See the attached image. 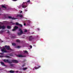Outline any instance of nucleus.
I'll return each mask as SVG.
<instances>
[{
  "mask_svg": "<svg viewBox=\"0 0 73 73\" xmlns=\"http://www.w3.org/2000/svg\"><path fill=\"white\" fill-rule=\"evenodd\" d=\"M4 32V31H0V34H1V33H3Z\"/></svg>",
  "mask_w": 73,
  "mask_h": 73,
  "instance_id": "obj_25",
  "label": "nucleus"
},
{
  "mask_svg": "<svg viewBox=\"0 0 73 73\" xmlns=\"http://www.w3.org/2000/svg\"><path fill=\"white\" fill-rule=\"evenodd\" d=\"M22 8H26L27 7V6L25 5H22Z\"/></svg>",
  "mask_w": 73,
  "mask_h": 73,
  "instance_id": "obj_14",
  "label": "nucleus"
},
{
  "mask_svg": "<svg viewBox=\"0 0 73 73\" xmlns=\"http://www.w3.org/2000/svg\"><path fill=\"white\" fill-rule=\"evenodd\" d=\"M24 32H25V33H26V32H27V30H25Z\"/></svg>",
  "mask_w": 73,
  "mask_h": 73,
  "instance_id": "obj_29",
  "label": "nucleus"
},
{
  "mask_svg": "<svg viewBox=\"0 0 73 73\" xmlns=\"http://www.w3.org/2000/svg\"><path fill=\"white\" fill-rule=\"evenodd\" d=\"M15 65V64H10V66H11V67H13V66Z\"/></svg>",
  "mask_w": 73,
  "mask_h": 73,
  "instance_id": "obj_15",
  "label": "nucleus"
},
{
  "mask_svg": "<svg viewBox=\"0 0 73 73\" xmlns=\"http://www.w3.org/2000/svg\"><path fill=\"white\" fill-rule=\"evenodd\" d=\"M7 28L8 29H11V26H7Z\"/></svg>",
  "mask_w": 73,
  "mask_h": 73,
  "instance_id": "obj_23",
  "label": "nucleus"
},
{
  "mask_svg": "<svg viewBox=\"0 0 73 73\" xmlns=\"http://www.w3.org/2000/svg\"><path fill=\"white\" fill-rule=\"evenodd\" d=\"M9 31H8V33H9Z\"/></svg>",
  "mask_w": 73,
  "mask_h": 73,
  "instance_id": "obj_43",
  "label": "nucleus"
},
{
  "mask_svg": "<svg viewBox=\"0 0 73 73\" xmlns=\"http://www.w3.org/2000/svg\"><path fill=\"white\" fill-rule=\"evenodd\" d=\"M30 47L31 49H32V45H30Z\"/></svg>",
  "mask_w": 73,
  "mask_h": 73,
  "instance_id": "obj_28",
  "label": "nucleus"
},
{
  "mask_svg": "<svg viewBox=\"0 0 73 73\" xmlns=\"http://www.w3.org/2000/svg\"><path fill=\"white\" fill-rule=\"evenodd\" d=\"M19 24H19L18 22L15 23V25H19Z\"/></svg>",
  "mask_w": 73,
  "mask_h": 73,
  "instance_id": "obj_18",
  "label": "nucleus"
},
{
  "mask_svg": "<svg viewBox=\"0 0 73 73\" xmlns=\"http://www.w3.org/2000/svg\"><path fill=\"white\" fill-rule=\"evenodd\" d=\"M18 26H19V27H23V25L20 24H19Z\"/></svg>",
  "mask_w": 73,
  "mask_h": 73,
  "instance_id": "obj_17",
  "label": "nucleus"
},
{
  "mask_svg": "<svg viewBox=\"0 0 73 73\" xmlns=\"http://www.w3.org/2000/svg\"><path fill=\"white\" fill-rule=\"evenodd\" d=\"M1 48V46H0V48Z\"/></svg>",
  "mask_w": 73,
  "mask_h": 73,
  "instance_id": "obj_42",
  "label": "nucleus"
},
{
  "mask_svg": "<svg viewBox=\"0 0 73 73\" xmlns=\"http://www.w3.org/2000/svg\"><path fill=\"white\" fill-rule=\"evenodd\" d=\"M19 8H21V6H19Z\"/></svg>",
  "mask_w": 73,
  "mask_h": 73,
  "instance_id": "obj_35",
  "label": "nucleus"
},
{
  "mask_svg": "<svg viewBox=\"0 0 73 73\" xmlns=\"http://www.w3.org/2000/svg\"><path fill=\"white\" fill-rule=\"evenodd\" d=\"M16 42H20V40L18 39L17 40Z\"/></svg>",
  "mask_w": 73,
  "mask_h": 73,
  "instance_id": "obj_21",
  "label": "nucleus"
},
{
  "mask_svg": "<svg viewBox=\"0 0 73 73\" xmlns=\"http://www.w3.org/2000/svg\"><path fill=\"white\" fill-rule=\"evenodd\" d=\"M19 28V27H18L17 26H15L14 27V29H13L12 30V31H15L16 30V29H18Z\"/></svg>",
  "mask_w": 73,
  "mask_h": 73,
  "instance_id": "obj_6",
  "label": "nucleus"
},
{
  "mask_svg": "<svg viewBox=\"0 0 73 73\" xmlns=\"http://www.w3.org/2000/svg\"><path fill=\"white\" fill-rule=\"evenodd\" d=\"M40 66H39L38 67L35 68V69H38L39 68H40Z\"/></svg>",
  "mask_w": 73,
  "mask_h": 73,
  "instance_id": "obj_26",
  "label": "nucleus"
},
{
  "mask_svg": "<svg viewBox=\"0 0 73 73\" xmlns=\"http://www.w3.org/2000/svg\"><path fill=\"white\" fill-rule=\"evenodd\" d=\"M22 12H23V11H21V12H20V13H22Z\"/></svg>",
  "mask_w": 73,
  "mask_h": 73,
  "instance_id": "obj_38",
  "label": "nucleus"
},
{
  "mask_svg": "<svg viewBox=\"0 0 73 73\" xmlns=\"http://www.w3.org/2000/svg\"><path fill=\"white\" fill-rule=\"evenodd\" d=\"M3 61L5 62H7L9 64H12V61L11 60H8L4 59Z\"/></svg>",
  "mask_w": 73,
  "mask_h": 73,
  "instance_id": "obj_2",
  "label": "nucleus"
},
{
  "mask_svg": "<svg viewBox=\"0 0 73 73\" xmlns=\"http://www.w3.org/2000/svg\"><path fill=\"white\" fill-rule=\"evenodd\" d=\"M1 29H5V26L4 25H3L2 26H1Z\"/></svg>",
  "mask_w": 73,
  "mask_h": 73,
  "instance_id": "obj_11",
  "label": "nucleus"
},
{
  "mask_svg": "<svg viewBox=\"0 0 73 73\" xmlns=\"http://www.w3.org/2000/svg\"><path fill=\"white\" fill-rule=\"evenodd\" d=\"M17 17H23V15H17Z\"/></svg>",
  "mask_w": 73,
  "mask_h": 73,
  "instance_id": "obj_10",
  "label": "nucleus"
},
{
  "mask_svg": "<svg viewBox=\"0 0 73 73\" xmlns=\"http://www.w3.org/2000/svg\"><path fill=\"white\" fill-rule=\"evenodd\" d=\"M1 65H3V66H5V65L4 64V62H1Z\"/></svg>",
  "mask_w": 73,
  "mask_h": 73,
  "instance_id": "obj_12",
  "label": "nucleus"
},
{
  "mask_svg": "<svg viewBox=\"0 0 73 73\" xmlns=\"http://www.w3.org/2000/svg\"><path fill=\"white\" fill-rule=\"evenodd\" d=\"M0 54H2V53H0Z\"/></svg>",
  "mask_w": 73,
  "mask_h": 73,
  "instance_id": "obj_41",
  "label": "nucleus"
},
{
  "mask_svg": "<svg viewBox=\"0 0 73 73\" xmlns=\"http://www.w3.org/2000/svg\"><path fill=\"white\" fill-rule=\"evenodd\" d=\"M17 56L19 57H26L25 56H23V55L21 54L17 55Z\"/></svg>",
  "mask_w": 73,
  "mask_h": 73,
  "instance_id": "obj_7",
  "label": "nucleus"
},
{
  "mask_svg": "<svg viewBox=\"0 0 73 73\" xmlns=\"http://www.w3.org/2000/svg\"><path fill=\"white\" fill-rule=\"evenodd\" d=\"M11 61L12 63L13 62V63H15V64H17L19 62V61L16 60H12Z\"/></svg>",
  "mask_w": 73,
  "mask_h": 73,
  "instance_id": "obj_4",
  "label": "nucleus"
},
{
  "mask_svg": "<svg viewBox=\"0 0 73 73\" xmlns=\"http://www.w3.org/2000/svg\"><path fill=\"white\" fill-rule=\"evenodd\" d=\"M2 8H5L6 9V7L4 5H2Z\"/></svg>",
  "mask_w": 73,
  "mask_h": 73,
  "instance_id": "obj_24",
  "label": "nucleus"
},
{
  "mask_svg": "<svg viewBox=\"0 0 73 73\" xmlns=\"http://www.w3.org/2000/svg\"><path fill=\"white\" fill-rule=\"evenodd\" d=\"M9 19H11L12 20H16V18L12 17L11 16L9 17Z\"/></svg>",
  "mask_w": 73,
  "mask_h": 73,
  "instance_id": "obj_8",
  "label": "nucleus"
},
{
  "mask_svg": "<svg viewBox=\"0 0 73 73\" xmlns=\"http://www.w3.org/2000/svg\"><path fill=\"white\" fill-rule=\"evenodd\" d=\"M32 37L31 36H29V41H32Z\"/></svg>",
  "mask_w": 73,
  "mask_h": 73,
  "instance_id": "obj_9",
  "label": "nucleus"
},
{
  "mask_svg": "<svg viewBox=\"0 0 73 73\" xmlns=\"http://www.w3.org/2000/svg\"><path fill=\"white\" fill-rule=\"evenodd\" d=\"M1 15V14H0V15Z\"/></svg>",
  "mask_w": 73,
  "mask_h": 73,
  "instance_id": "obj_44",
  "label": "nucleus"
},
{
  "mask_svg": "<svg viewBox=\"0 0 73 73\" xmlns=\"http://www.w3.org/2000/svg\"><path fill=\"white\" fill-rule=\"evenodd\" d=\"M1 29V26L0 25V29Z\"/></svg>",
  "mask_w": 73,
  "mask_h": 73,
  "instance_id": "obj_33",
  "label": "nucleus"
},
{
  "mask_svg": "<svg viewBox=\"0 0 73 73\" xmlns=\"http://www.w3.org/2000/svg\"><path fill=\"white\" fill-rule=\"evenodd\" d=\"M17 47L18 48H20V46H17Z\"/></svg>",
  "mask_w": 73,
  "mask_h": 73,
  "instance_id": "obj_32",
  "label": "nucleus"
},
{
  "mask_svg": "<svg viewBox=\"0 0 73 73\" xmlns=\"http://www.w3.org/2000/svg\"><path fill=\"white\" fill-rule=\"evenodd\" d=\"M19 31H20V32H18L17 33L18 35V36H20L21 35L23 34V30L21 29H19Z\"/></svg>",
  "mask_w": 73,
  "mask_h": 73,
  "instance_id": "obj_1",
  "label": "nucleus"
},
{
  "mask_svg": "<svg viewBox=\"0 0 73 73\" xmlns=\"http://www.w3.org/2000/svg\"><path fill=\"white\" fill-rule=\"evenodd\" d=\"M25 66V65H23L22 66L23 67L24 66Z\"/></svg>",
  "mask_w": 73,
  "mask_h": 73,
  "instance_id": "obj_39",
  "label": "nucleus"
},
{
  "mask_svg": "<svg viewBox=\"0 0 73 73\" xmlns=\"http://www.w3.org/2000/svg\"><path fill=\"white\" fill-rule=\"evenodd\" d=\"M23 52L25 53H28V51L27 50H24Z\"/></svg>",
  "mask_w": 73,
  "mask_h": 73,
  "instance_id": "obj_16",
  "label": "nucleus"
},
{
  "mask_svg": "<svg viewBox=\"0 0 73 73\" xmlns=\"http://www.w3.org/2000/svg\"><path fill=\"white\" fill-rule=\"evenodd\" d=\"M12 45L13 46H15V45H16V44H15V43H12Z\"/></svg>",
  "mask_w": 73,
  "mask_h": 73,
  "instance_id": "obj_22",
  "label": "nucleus"
},
{
  "mask_svg": "<svg viewBox=\"0 0 73 73\" xmlns=\"http://www.w3.org/2000/svg\"><path fill=\"white\" fill-rule=\"evenodd\" d=\"M2 52H3V53H7V51L5 50V48L3 47V49H2L1 50Z\"/></svg>",
  "mask_w": 73,
  "mask_h": 73,
  "instance_id": "obj_5",
  "label": "nucleus"
},
{
  "mask_svg": "<svg viewBox=\"0 0 73 73\" xmlns=\"http://www.w3.org/2000/svg\"><path fill=\"white\" fill-rule=\"evenodd\" d=\"M13 1H16L17 0H12Z\"/></svg>",
  "mask_w": 73,
  "mask_h": 73,
  "instance_id": "obj_31",
  "label": "nucleus"
},
{
  "mask_svg": "<svg viewBox=\"0 0 73 73\" xmlns=\"http://www.w3.org/2000/svg\"><path fill=\"white\" fill-rule=\"evenodd\" d=\"M27 11H28V10H25V12H27Z\"/></svg>",
  "mask_w": 73,
  "mask_h": 73,
  "instance_id": "obj_36",
  "label": "nucleus"
},
{
  "mask_svg": "<svg viewBox=\"0 0 73 73\" xmlns=\"http://www.w3.org/2000/svg\"><path fill=\"white\" fill-rule=\"evenodd\" d=\"M38 29V31H39V30H40V29Z\"/></svg>",
  "mask_w": 73,
  "mask_h": 73,
  "instance_id": "obj_40",
  "label": "nucleus"
},
{
  "mask_svg": "<svg viewBox=\"0 0 73 73\" xmlns=\"http://www.w3.org/2000/svg\"><path fill=\"white\" fill-rule=\"evenodd\" d=\"M9 72H10V73H14L15 72V71L12 70H11L9 71Z\"/></svg>",
  "mask_w": 73,
  "mask_h": 73,
  "instance_id": "obj_13",
  "label": "nucleus"
},
{
  "mask_svg": "<svg viewBox=\"0 0 73 73\" xmlns=\"http://www.w3.org/2000/svg\"><path fill=\"white\" fill-rule=\"evenodd\" d=\"M0 57L1 58H3V57H4V56H1V55H0Z\"/></svg>",
  "mask_w": 73,
  "mask_h": 73,
  "instance_id": "obj_27",
  "label": "nucleus"
},
{
  "mask_svg": "<svg viewBox=\"0 0 73 73\" xmlns=\"http://www.w3.org/2000/svg\"><path fill=\"white\" fill-rule=\"evenodd\" d=\"M23 70H27V68H23Z\"/></svg>",
  "mask_w": 73,
  "mask_h": 73,
  "instance_id": "obj_19",
  "label": "nucleus"
},
{
  "mask_svg": "<svg viewBox=\"0 0 73 73\" xmlns=\"http://www.w3.org/2000/svg\"><path fill=\"white\" fill-rule=\"evenodd\" d=\"M27 3H29L30 2V0H28L27 1Z\"/></svg>",
  "mask_w": 73,
  "mask_h": 73,
  "instance_id": "obj_30",
  "label": "nucleus"
},
{
  "mask_svg": "<svg viewBox=\"0 0 73 73\" xmlns=\"http://www.w3.org/2000/svg\"><path fill=\"white\" fill-rule=\"evenodd\" d=\"M1 42H3V40H1Z\"/></svg>",
  "mask_w": 73,
  "mask_h": 73,
  "instance_id": "obj_37",
  "label": "nucleus"
},
{
  "mask_svg": "<svg viewBox=\"0 0 73 73\" xmlns=\"http://www.w3.org/2000/svg\"><path fill=\"white\" fill-rule=\"evenodd\" d=\"M5 48H6L7 50H12V49L11 48L10 46H9L6 45L5 46Z\"/></svg>",
  "mask_w": 73,
  "mask_h": 73,
  "instance_id": "obj_3",
  "label": "nucleus"
},
{
  "mask_svg": "<svg viewBox=\"0 0 73 73\" xmlns=\"http://www.w3.org/2000/svg\"><path fill=\"white\" fill-rule=\"evenodd\" d=\"M24 25H25H25H26V23H24Z\"/></svg>",
  "mask_w": 73,
  "mask_h": 73,
  "instance_id": "obj_34",
  "label": "nucleus"
},
{
  "mask_svg": "<svg viewBox=\"0 0 73 73\" xmlns=\"http://www.w3.org/2000/svg\"><path fill=\"white\" fill-rule=\"evenodd\" d=\"M5 57H6L7 58H9V57H10L9 56L7 55H5Z\"/></svg>",
  "mask_w": 73,
  "mask_h": 73,
  "instance_id": "obj_20",
  "label": "nucleus"
}]
</instances>
